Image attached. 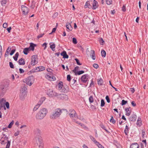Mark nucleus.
Here are the masks:
<instances>
[{
    "instance_id": "obj_1",
    "label": "nucleus",
    "mask_w": 148,
    "mask_h": 148,
    "mask_svg": "<svg viewBox=\"0 0 148 148\" xmlns=\"http://www.w3.org/2000/svg\"><path fill=\"white\" fill-rule=\"evenodd\" d=\"M47 112V109L45 108L41 109L36 114V119L39 120L43 119L46 115Z\"/></svg>"
},
{
    "instance_id": "obj_2",
    "label": "nucleus",
    "mask_w": 148,
    "mask_h": 148,
    "mask_svg": "<svg viewBox=\"0 0 148 148\" xmlns=\"http://www.w3.org/2000/svg\"><path fill=\"white\" fill-rule=\"evenodd\" d=\"M62 110L59 108L55 109L50 115V118L52 119H55L60 117L62 113Z\"/></svg>"
},
{
    "instance_id": "obj_3",
    "label": "nucleus",
    "mask_w": 148,
    "mask_h": 148,
    "mask_svg": "<svg viewBox=\"0 0 148 148\" xmlns=\"http://www.w3.org/2000/svg\"><path fill=\"white\" fill-rule=\"evenodd\" d=\"M69 115L70 118L73 120H75L78 119L77 114L73 109H71L69 110Z\"/></svg>"
},
{
    "instance_id": "obj_4",
    "label": "nucleus",
    "mask_w": 148,
    "mask_h": 148,
    "mask_svg": "<svg viewBox=\"0 0 148 148\" xmlns=\"http://www.w3.org/2000/svg\"><path fill=\"white\" fill-rule=\"evenodd\" d=\"M34 79L32 76H29L23 80V82L27 85L31 86L34 82Z\"/></svg>"
},
{
    "instance_id": "obj_5",
    "label": "nucleus",
    "mask_w": 148,
    "mask_h": 148,
    "mask_svg": "<svg viewBox=\"0 0 148 148\" xmlns=\"http://www.w3.org/2000/svg\"><path fill=\"white\" fill-rule=\"evenodd\" d=\"M9 83L7 82L2 83L0 86V92L4 93Z\"/></svg>"
},
{
    "instance_id": "obj_6",
    "label": "nucleus",
    "mask_w": 148,
    "mask_h": 148,
    "mask_svg": "<svg viewBox=\"0 0 148 148\" xmlns=\"http://www.w3.org/2000/svg\"><path fill=\"white\" fill-rule=\"evenodd\" d=\"M58 89L61 92L66 93V90L63 86V83L62 82H59L58 84Z\"/></svg>"
},
{
    "instance_id": "obj_7",
    "label": "nucleus",
    "mask_w": 148,
    "mask_h": 148,
    "mask_svg": "<svg viewBox=\"0 0 148 148\" xmlns=\"http://www.w3.org/2000/svg\"><path fill=\"white\" fill-rule=\"evenodd\" d=\"M57 97L62 100H67L68 98V96L64 94H59L57 93L56 96Z\"/></svg>"
},
{
    "instance_id": "obj_8",
    "label": "nucleus",
    "mask_w": 148,
    "mask_h": 148,
    "mask_svg": "<svg viewBox=\"0 0 148 148\" xmlns=\"http://www.w3.org/2000/svg\"><path fill=\"white\" fill-rule=\"evenodd\" d=\"M47 94L51 97H54L56 96L57 93L53 92L52 90L49 89L47 90Z\"/></svg>"
},
{
    "instance_id": "obj_9",
    "label": "nucleus",
    "mask_w": 148,
    "mask_h": 148,
    "mask_svg": "<svg viewBox=\"0 0 148 148\" xmlns=\"http://www.w3.org/2000/svg\"><path fill=\"white\" fill-rule=\"evenodd\" d=\"M38 63L37 60V57L35 55H33L32 57V60L31 64L32 66H34Z\"/></svg>"
},
{
    "instance_id": "obj_10",
    "label": "nucleus",
    "mask_w": 148,
    "mask_h": 148,
    "mask_svg": "<svg viewBox=\"0 0 148 148\" xmlns=\"http://www.w3.org/2000/svg\"><path fill=\"white\" fill-rule=\"evenodd\" d=\"M89 78V75L88 74H85L82 75L81 77V79L82 82L86 83Z\"/></svg>"
},
{
    "instance_id": "obj_11",
    "label": "nucleus",
    "mask_w": 148,
    "mask_h": 148,
    "mask_svg": "<svg viewBox=\"0 0 148 148\" xmlns=\"http://www.w3.org/2000/svg\"><path fill=\"white\" fill-rule=\"evenodd\" d=\"M45 69V68L43 66H39L36 67L35 69H32L31 70L32 72L34 73L40 71H43Z\"/></svg>"
},
{
    "instance_id": "obj_12",
    "label": "nucleus",
    "mask_w": 148,
    "mask_h": 148,
    "mask_svg": "<svg viewBox=\"0 0 148 148\" xmlns=\"http://www.w3.org/2000/svg\"><path fill=\"white\" fill-rule=\"evenodd\" d=\"M22 10L23 14L26 15L29 12V9L26 7L24 5H22L21 7Z\"/></svg>"
},
{
    "instance_id": "obj_13",
    "label": "nucleus",
    "mask_w": 148,
    "mask_h": 148,
    "mask_svg": "<svg viewBox=\"0 0 148 148\" xmlns=\"http://www.w3.org/2000/svg\"><path fill=\"white\" fill-rule=\"evenodd\" d=\"M36 143L40 148H43V144L42 141L41 139L39 138H38L36 140Z\"/></svg>"
},
{
    "instance_id": "obj_14",
    "label": "nucleus",
    "mask_w": 148,
    "mask_h": 148,
    "mask_svg": "<svg viewBox=\"0 0 148 148\" xmlns=\"http://www.w3.org/2000/svg\"><path fill=\"white\" fill-rule=\"evenodd\" d=\"M125 110L126 113V115L127 116H129L131 114V109L130 107L126 108Z\"/></svg>"
},
{
    "instance_id": "obj_15",
    "label": "nucleus",
    "mask_w": 148,
    "mask_h": 148,
    "mask_svg": "<svg viewBox=\"0 0 148 148\" xmlns=\"http://www.w3.org/2000/svg\"><path fill=\"white\" fill-rule=\"evenodd\" d=\"M136 116L135 114H133L131 115L129 119L130 121H136Z\"/></svg>"
},
{
    "instance_id": "obj_16",
    "label": "nucleus",
    "mask_w": 148,
    "mask_h": 148,
    "mask_svg": "<svg viewBox=\"0 0 148 148\" xmlns=\"http://www.w3.org/2000/svg\"><path fill=\"white\" fill-rule=\"evenodd\" d=\"M5 100L3 98L0 100V109L4 107Z\"/></svg>"
},
{
    "instance_id": "obj_17",
    "label": "nucleus",
    "mask_w": 148,
    "mask_h": 148,
    "mask_svg": "<svg viewBox=\"0 0 148 148\" xmlns=\"http://www.w3.org/2000/svg\"><path fill=\"white\" fill-rule=\"evenodd\" d=\"M4 138L5 139L7 140L8 141L5 148H9L10 145V141L8 140V138L5 135H4Z\"/></svg>"
},
{
    "instance_id": "obj_18",
    "label": "nucleus",
    "mask_w": 148,
    "mask_h": 148,
    "mask_svg": "<svg viewBox=\"0 0 148 148\" xmlns=\"http://www.w3.org/2000/svg\"><path fill=\"white\" fill-rule=\"evenodd\" d=\"M26 92H20V97L21 100H23L26 96Z\"/></svg>"
},
{
    "instance_id": "obj_19",
    "label": "nucleus",
    "mask_w": 148,
    "mask_h": 148,
    "mask_svg": "<svg viewBox=\"0 0 148 148\" xmlns=\"http://www.w3.org/2000/svg\"><path fill=\"white\" fill-rule=\"evenodd\" d=\"M92 9H95L98 7L97 2L95 0H94L92 3Z\"/></svg>"
},
{
    "instance_id": "obj_20",
    "label": "nucleus",
    "mask_w": 148,
    "mask_h": 148,
    "mask_svg": "<svg viewBox=\"0 0 148 148\" xmlns=\"http://www.w3.org/2000/svg\"><path fill=\"white\" fill-rule=\"evenodd\" d=\"M36 46V45L32 43H30V45L29 47L28 48L30 51L32 50L33 51L34 49V47Z\"/></svg>"
},
{
    "instance_id": "obj_21",
    "label": "nucleus",
    "mask_w": 148,
    "mask_h": 148,
    "mask_svg": "<svg viewBox=\"0 0 148 148\" xmlns=\"http://www.w3.org/2000/svg\"><path fill=\"white\" fill-rule=\"evenodd\" d=\"M139 145L136 143L132 144L130 147V148H139Z\"/></svg>"
},
{
    "instance_id": "obj_22",
    "label": "nucleus",
    "mask_w": 148,
    "mask_h": 148,
    "mask_svg": "<svg viewBox=\"0 0 148 148\" xmlns=\"http://www.w3.org/2000/svg\"><path fill=\"white\" fill-rule=\"evenodd\" d=\"M61 55L62 56L63 58H68L69 57L68 56L67 54L66 53L65 51H64L61 53Z\"/></svg>"
},
{
    "instance_id": "obj_23",
    "label": "nucleus",
    "mask_w": 148,
    "mask_h": 148,
    "mask_svg": "<svg viewBox=\"0 0 148 148\" xmlns=\"http://www.w3.org/2000/svg\"><path fill=\"white\" fill-rule=\"evenodd\" d=\"M90 56H92V58L95 60V53L94 51L93 50H91V53Z\"/></svg>"
},
{
    "instance_id": "obj_24",
    "label": "nucleus",
    "mask_w": 148,
    "mask_h": 148,
    "mask_svg": "<svg viewBox=\"0 0 148 148\" xmlns=\"http://www.w3.org/2000/svg\"><path fill=\"white\" fill-rule=\"evenodd\" d=\"M18 62L20 65H24L25 64L24 60L23 58H21L18 61Z\"/></svg>"
},
{
    "instance_id": "obj_25",
    "label": "nucleus",
    "mask_w": 148,
    "mask_h": 148,
    "mask_svg": "<svg viewBox=\"0 0 148 148\" xmlns=\"http://www.w3.org/2000/svg\"><path fill=\"white\" fill-rule=\"evenodd\" d=\"M45 99V97H41L39 101L38 102V103L39 104V105H41Z\"/></svg>"
},
{
    "instance_id": "obj_26",
    "label": "nucleus",
    "mask_w": 148,
    "mask_h": 148,
    "mask_svg": "<svg viewBox=\"0 0 148 148\" xmlns=\"http://www.w3.org/2000/svg\"><path fill=\"white\" fill-rule=\"evenodd\" d=\"M27 89L26 87L23 86L22 87L20 90V92H26V90Z\"/></svg>"
},
{
    "instance_id": "obj_27",
    "label": "nucleus",
    "mask_w": 148,
    "mask_h": 148,
    "mask_svg": "<svg viewBox=\"0 0 148 148\" xmlns=\"http://www.w3.org/2000/svg\"><path fill=\"white\" fill-rule=\"evenodd\" d=\"M89 137L91 140L92 141H93L95 144H96L97 143H98V142H97L95 138L94 137H93L92 136L90 135L89 136Z\"/></svg>"
},
{
    "instance_id": "obj_28",
    "label": "nucleus",
    "mask_w": 148,
    "mask_h": 148,
    "mask_svg": "<svg viewBox=\"0 0 148 148\" xmlns=\"http://www.w3.org/2000/svg\"><path fill=\"white\" fill-rule=\"evenodd\" d=\"M30 51L28 48H26L24 49L23 51V53L25 55H27L28 52Z\"/></svg>"
},
{
    "instance_id": "obj_29",
    "label": "nucleus",
    "mask_w": 148,
    "mask_h": 148,
    "mask_svg": "<svg viewBox=\"0 0 148 148\" xmlns=\"http://www.w3.org/2000/svg\"><path fill=\"white\" fill-rule=\"evenodd\" d=\"M11 50V48L9 47L7 49L6 52L5 53V57H6L8 56V54L9 53V52Z\"/></svg>"
},
{
    "instance_id": "obj_30",
    "label": "nucleus",
    "mask_w": 148,
    "mask_h": 148,
    "mask_svg": "<svg viewBox=\"0 0 148 148\" xmlns=\"http://www.w3.org/2000/svg\"><path fill=\"white\" fill-rule=\"evenodd\" d=\"M66 26L68 29L70 30L72 29V27H71V25L69 23H67L66 24Z\"/></svg>"
},
{
    "instance_id": "obj_31",
    "label": "nucleus",
    "mask_w": 148,
    "mask_h": 148,
    "mask_svg": "<svg viewBox=\"0 0 148 148\" xmlns=\"http://www.w3.org/2000/svg\"><path fill=\"white\" fill-rule=\"evenodd\" d=\"M98 84L99 85H102L103 83V80L101 78H100L99 79H98Z\"/></svg>"
},
{
    "instance_id": "obj_32",
    "label": "nucleus",
    "mask_w": 148,
    "mask_h": 148,
    "mask_svg": "<svg viewBox=\"0 0 148 148\" xmlns=\"http://www.w3.org/2000/svg\"><path fill=\"white\" fill-rule=\"evenodd\" d=\"M19 53L18 52H17L15 54V55L13 57V58L14 60L16 61L17 60L19 56Z\"/></svg>"
},
{
    "instance_id": "obj_33",
    "label": "nucleus",
    "mask_w": 148,
    "mask_h": 148,
    "mask_svg": "<svg viewBox=\"0 0 148 148\" xmlns=\"http://www.w3.org/2000/svg\"><path fill=\"white\" fill-rule=\"evenodd\" d=\"M101 56L103 57H105L106 56V51L103 50H102L101 51Z\"/></svg>"
},
{
    "instance_id": "obj_34",
    "label": "nucleus",
    "mask_w": 148,
    "mask_h": 148,
    "mask_svg": "<svg viewBox=\"0 0 148 148\" xmlns=\"http://www.w3.org/2000/svg\"><path fill=\"white\" fill-rule=\"evenodd\" d=\"M84 73V71H77V72L75 73V75H80Z\"/></svg>"
},
{
    "instance_id": "obj_35",
    "label": "nucleus",
    "mask_w": 148,
    "mask_h": 148,
    "mask_svg": "<svg viewBox=\"0 0 148 148\" xmlns=\"http://www.w3.org/2000/svg\"><path fill=\"white\" fill-rule=\"evenodd\" d=\"M89 101L90 103H92L93 102L94 99L92 96L90 97L89 98Z\"/></svg>"
},
{
    "instance_id": "obj_36",
    "label": "nucleus",
    "mask_w": 148,
    "mask_h": 148,
    "mask_svg": "<svg viewBox=\"0 0 148 148\" xmlns=\"http://www.w3.org/2000/svg\"><path fill=\"white\" fill-rule=\"evenodd\" d=\"M106 3L108 5H110L112 4V0H106Z\"/></svg>"
},
{
    "instance_id": "obj_37",
    "label": "nucleus",
    "mask_w": 148,
    "mask_h": 148,
    "mask_svg": "<svg viewBox=\"0 0 148 148\" xmlns=\"http://www.w3.org/2000/svg\"><path fill=\"white\" fill-rule=\"evenodd\" d=\"M90 5V4L89 1H87L86 2V4L84 6L85 8H89V7H88L89 5Z\"/></svg>"
},
{
    "instance_id": "obj_38",
    "label": "nucleus",
    "mask_w": 148,
    "mask_h": 148,
    "mask_svg": "<svg viewBox=\"0 0 148 148\" xmlns=\"http://www.w3.org/2000/svg\"><path fill=\"white\" fill-rule=\"evenodd\" d=\"M100 126L103 129L105 130L106 132H108V131L106 129V127L103 124H101L100 125Z\"/></svg>"
},
{
    "instance_id": "obj_39",
    "label": "nucleus",
    "mask_w": 148,
    "mask_h": 148,
    "mask_svg": "<svg viewBox=\"0 0 148 148\" xmlns=\"http://www.w3.org/2000/svg\"><path fill=\"white\" fill-rule=\"evenodd\" d=\"M14 121H12L10 123L9 125L8 126V127L10 128H11L12 126L14 124Z\"/></svg>"
},
{
    "instance_id": "obj_40",
    "label": "nucleus",
    "mask_w": 148,
    "mask_h": 148,
    "mask_svg": "<svg viewBox=\"0 0 148 148\" xmlns=\"http://www.w3.org/2000/svg\"><path fill=\"white\" fill-rule=\"evenodd\" d=\"M110 121L111 122H112L113 124L115 123V121L113 117L112 116H111V118L110 119Z\"/></svg>"
},
{
    "instance_id": "obj_41",
    "label": "nucleus",
    "mask_w": 148,
    "mask_h": 148,
    "mask_svg": "<svg viewBox=\"0 0 148 148\" xmlns=\"http://www.w3.org/2000/svg\"><path fill=\"white\" fill-rule=\"evenodd\" d=\"M96 145L98 146L99 148H104V147L98 142V143H97Z\"/></svg>"
},
{
    "instance_id": "obj_42",
    "label": "nucleus",
    "mask_w": 148,
    "mask_h": 148,
    "mask_svg": "<svg viewBox=\"0 0 148 148\" xmlns=\"http://www.w3.org/2000/svg\"><path fill=\"white\" fill-rule=\"evenodd\" d=\"M50 47L53 51H54L55 48V45L54 44H52L50 45Z\"/></svg>"
},
{
    "instance_id": "obj_43",
    "label": "nucleus",
    "mask_w": 148,
    "mask_h": 148,
    "mask_svg": "<svg viewBox=\"0 0 148 148\" xmlns=\"http://www.w3.org/2000/svg\"><path fill=\"white\" fill-rule=\"evenodd\" d=\"M99 42H100V44L101 45H103L104 43V41H103V39L102 38H100L99 40Z\"/></svg>"
},
{
    "instance_id": "obj_44",
    "label": "nucleus",
    "mask_w": 148,
    "mask_h": 148,
    "mask_svg": "<svg viewBox=\"0 0 148 148\" xmlns=\"http://www.w3.org/2000/svg\"><path fill=\"white\" fill-rule=\"evenodd\" d=\"M40 132V130L38 129H36L34 130V132L35 134H37L38 133H39Z\"/></svg>"
},
{
    "instance_id": "obj_45",
    "label": "nucleus",
    "mask_w": 148,
    "mask_h": 148,
    "mask_svg": "<svg viewBox=\"0 0 148 148\" xmlns=\"http://www.w3.org/2000/svg\"><path fill=\"white\" fill-rule=\"evenodd\" d=\"M79 68V67L78 66H77L76 67H75L74 70H73V71L74 73L75 74V73H76L77 72V71L78 70V69Z\"/></svg>"
},
{
    "instance_id": "obj_46",
    "label": "nucleus",
    "mask_w": 148,
    "mask_h": 148,
    "mask_svg": "<svg viewBox=\"0 0 148 148\" xmlns=\"http://www.w3.org/2000/svg\"><path fill=\"white\" fill-rule=\"evenodd\" d=\"M105 104V103L104 100L103 99L101 100V107L103 106H104Z\"/></svg>"
},
{
    "instance_id": "obj_47",
    "label": "nucleus",
    "mask_w": 148,
    "mask_h": 148,
    "mask_svg": "<svg viewBox=\"0 0 148 148\" xmlns=\"http://www.w3.org/2000/svg\"><path fill=\"white\" fill-rule=\"evenodd\" d=\"M127 103V101H125L124 100H122L121 104L122 105H123L126 104Z\"/></svg>"
},
{
    "instance_id": "obj_48",
    "label": "nucleus",
    "mask_w": 148,
    "mask_h": 148,
    "mask_svg": "<svg viewBox=\"0 0 148 148\" xmlns=\"http://www.w3.org/2000/svg\"><path fill=\"white\" fill-rule=\"evenodd\" d=\"M51 76H50L49 75H48V74H47L46 75H45V77L46 78L49 80H51Z\"/></svg>"
},
{
    "instance_id": "obj_49",
    "label": "nucleus",
    "mask_w": 148,
    "mask_h": 148,
    "mask_svg": "<svg viewBox=\"0 0 148 148\" xmlns=\"http://www.w3.org/2000/svg\"><path fill=\"white\" fill-rule=\"evenodd\" d=\"M139 118H138L137 120V125L140 126L141 124V120H139Z\"/></svg>"
},
{
    "instance_id": "obj_50",
    "label": "nucleus",
    "mask_w": 148,
    "mask_h": 148,
    "mask_svg": "<svg viewBox=\"0 0 148 148\" xmlns=\"http://www.w3.org/2000/svg\"><path fill=\"white\" fill-rule=\"evenodd\" d=\"M67 80L68 81L70 82L71 80V77L70 75H67Z\"/></svg>"
},
{
    "instance_id": "obj_51",
    "label": "nucleus",
    "mask_w": 148,
    "mask_h": 148,
    "mask_svg": "<svg viewBox=\"0 0 148 148\" xmlns=\"http://www.w3.org/2000/svg\"><path fill=\"white\" fill-rule=\"evenodd\" d=\"M75 60L76 61L78 65H81L82 64L79 62V60L78 59L75 58Z\"/></svg>"
},
{
    "instance_id": "obj_52",
    "label": "nucleus",
    "mask_w": 148,
    "mask_h": 148,
    "mask_svg": "<svg viewBox=\"0 0 148 148\" xmlns=\"http://www.w3.org/2000/svg\"><path fill=\"white\" fill-rule=\"evenodd\" d=\"M73 42L74 44H76L77 43V41L76 39L75 38H73Z\"/></svg>"
},
{
    "instance_id": "obj_53",
    "label": "nucleus",
    "mask_w": 148,
    "mask_h": 148,
    "mask_svg": "<svg viewBox=\"0 0 148 148\" xmlns=\"http://www.w3.org/2000/svg\"><path fill=\"white\" fill-rule=\"evenodd\" d=\"M3 137L0 140L1 144H5L6 143V142H5L4 140L3 139Z\"/></svg>"
},
{
    "instance_id": "obj_54",
    "label": "nucleus",
    "mask_w": 148,
    "mask_h": 148,
    "mask_svg": "<svg viewBox=\"0 0 148 148\" xmlns=\"http://www.w3.org/2000/svg\"><path fill=\"white\" fill-rule=\"evenodd\" d=\"M5 104L6 108L8 109L9 108V103L8 102H5Z\"/></svg>"
},
{
    "instance_id": "obj_55",
    "label": "nucleus",
    "mask_w": 148,
    "mask_h": 148,
    "mask_svg": "<svg viewBox=\"0 0 148 148\" xmlns=\"http://www.w3.org/2000/svg\"><path fill=\"white\" fill-rule=\"evenodd\" d=\"M142 136V137L144 138H145V137H146V136H145V132L143 131Z\"/></svg>"
},
{
    "instance_id": "obj_56",
    "label": "nucleus",
    "mask_w": 148,
    "mask_h": 148,
    "mask_svg": "<svg viewBox=\"0 0 148 148\" xmlns=\"http://www.w3.org/2000/svg\"><path fill=\"white\" fill-rule=\"evenodd\" d=\"M6 3V0H3L1 2V4L2 5H4Z\"/></svg>"
},
{
    "instance_id": "obj_57",
    "label": "nucleus",
    "mask_w": 148,
    "mask_h": 148,
    "mask_svg": "<svg viewBox=\"0 0 148 148\" xmlns=\"http://www.w3.org/2000/svg\"><path fill=\"white\" fill-rule=\"evenodd\" d=\"M9 65L11 68H12V69L14 68V65H13V63L12 62H9Z\"/></svg>"
},
{
    "instance_id": "obj_58",
    "label": "nucleus",
    "mask_w": 148,
    "mask_h": 148,
    "mask_svg": "<svg viewBox=\"0 0 148 148\" xmlns=\"http://www.w3.org/2000/svg\"><path fill=\"white\" fill-rule=\"evenodd\" d=\"M106 99L107 101V102L109 103L110 102V99L108 96H106Z\"/></svg>"
},
{
    "instance_id": "obj_59",
    "label": "nucleus",
    "mask_w": 148,
    "mask_h": 148,
    "mask_svg": "<svg viewBox=\"0 0 148 148\" xmlns=\"http://www.w3.org/2000/svg\"><path fill=\"white\" fill-rule=\"evenodd\" d=\"M20 133V131H17L14 134V136H17L19 135Z\"/></svg>"
},
{
    "instance_id": "obj_60",
    "label": "nucleus",
    "mask_w": 148,
    "mask_h": 148,
    "mask_svg": "<svg viewBox=\"0 0 148 148\" xmlns=\"http://www.w3.org/2000/svg\"><path fill=\"white\" fill-rule=\"evenodd\" d=\"M93 66L95 68L97 69L99 67V66L97 64H94L93 65Z\"/></svg>"
},
{
    "instance_id": "obj_61",
    "label": "nucleus",
    "mask_w": 148,
    "mask_h": 148,
    "mask_svg": "<svg viewBox=\"0 0 148 148\" xmlns=\"http://www.w3.org/2000/svg\"><path fill=\"white\" fill-rule=\"evenodd\" d=\"M19 72L20 73H24V70L21 68H20L19 69Z\"/></svg>"
},
{
    "instance_id": "obj_62",
    "label": "nucleus",
    "mask_w": 148,
    "mask_h": 148,
    "mask_svg": "<svg viewBox=\"0 0 148 148\" xmlns=\"http://www.w3.org/2000/svg\"><path fill=\"white\" fill-rule=\"evenodd\" d=\"M15 51V50L14 49L12 50L10 53V55H12L14 54V53Z\"/></svg>"
},
{
    "instance_id": "obj_63",
    "label": "nucleus",
    "mask_w": 148,
    "mask_h": 148,
    "mask_svg": "<svg viewBox=\"0 0 148 148\" xmlns=\"http://www.w3.org/2000/svg\"><path fill=\"white\" fill-rule=\"evenodd\" d=\"M44 35V34H39L37 36V38L39 39L40 38L42 37V36H43Z\"/></svg>"
},
{
    "instance_id": "obj_64",
    "label": "nucleus",
    "mask_w": 148,
    "mask_h": 148,
    "mask_svg": "<svg viewBox=\"0 0 148 148\" xmlns=\"http://www.w3.org/2000/svg\"><path fill=\"white\" fill-rule=\"evenodd\" d=\"M8 25L7 23H4L3 24V27L4 28H6L7 27Z\"/></svg>"
}]
</instances>
